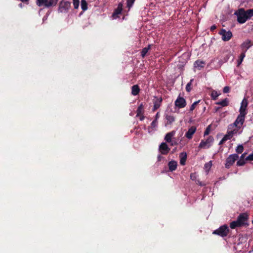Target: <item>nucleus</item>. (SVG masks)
Returning <instances> with one entry per match:
<instances>
[{
  "label": "nucleus",
  "mask_w": 253,
  "mask_h": 253,
  "mask_svg": "<svg viewBox=\"0 0 253 253\" xmlns=\"http://www.w3.org/2000/svg\"><path fill=\"white\" fill-rule=\"evenodd\" d=\"M235 14L237 16V21L240 24H243L253 16V9L245 10L244 8H240Z\"/></svg>",
  "instance_id": "nucleus-1"
},
{
  "label": "nucleus",
  "mask_w": 253,
  "mask_h": 253,
  "mask_svg": "<svg viewBox=\"0 0 253 253\" xmlns=\"http://www.w3.org/2000/svg\"><path fill=\"white\" fill-rule=\"evenodd\" d=\"M230 229L227 225L224 224L214 230L213 234L218 235L222 238L226 237L229 233Z\"/></svg>",
  "instance_id": "nucleus-2"
},
{
  "label": "nucleus",
  "mask_w": 253,
  "mask_h": 253,
  "mask_svg": "<svg viewBox=\"0 0 253 253\" xmlns=\"http://www.w3.org/2000/svg\"><path fill=\"white\" fill-rule=\"evenodd\" d=\"M58 1V0H37L36 3L39 6L49 7L55 6Z\"/></svg>",
  "instance_id": "nucleus-3"
},
{
  "label": "nucleus",
  "mask_w": 253,
  "mask_h": 253,
  "mask_svg": "<svg viewBox=\"0 0 253 253\" xmlns=\"http://www.w3.org/2000/svg\"><path fill=\"white\" fill-rule=\"evenodd\" d=\"M214 138L212 136H209L206 140H202L199 145L200 149H208L212 145Z\"/></svg>",
  "instance_id": "nucleus-4"
},
{
  "label": "nucleus",
  "mask_w": 253,
  "mask_h": 253,
  "mask_svg": "<svg viewBox=\"0 0 253 253\" xmlns=\"http://www.w3.org/2000/svg\"><path fill=\"white\" fill-rule=\"evenodd\" d=\"M246 115L240 113V115L237 117L234 123L229 126L228 129H231V126H236L238 128H240L245 122Z\"/></svg>",
  "instance_id": "nucleus-5"
},
{
  "label": "nucleus",
  "mask_w": 253,
  "mask_h": 253,
  "mask_svg": "<svg viewBox=\"0 0 253 253\" xmlns=\"http://www.w3.org/2000/svg\"><path fill=\"white\" fill-rule=\"evenodd\" d=\"M249 219V215L247 213H242L238 216L237 220L242 227L243 226H248V221Z\"/></svg>",
  "instance_id": "nucleus-6"
},
{
  "label": "nucleus",
  "mask_w": 253,
  "mask_h": 253,
  "mask_svg": "<svg viewBox=\"0 0 253 253\" xmlns=\"http://www.w3.org/2000/svg\"><path fill=\"white\" fill-rule=\"evenodd\" d=\"M238 158V154H234L229 155L226 160L225 168L229 169Z\"/></svg>",
  "instance_id": "nucleus-7"
},
{
  "label": "nucleus",
  "mask_w": 253,
  "mask_h": 253,
  "mask_svg": "<svg viewBox=\"0 0 253 253\" xmlns=\"http://www.w3.org/2000/svg\"><path fill=\"white\" fill-rule=\"evenodd\" d=\"M219 34L222 36V40L224 42L229 41L233 36L230 31H227L224 29H221L219 32Z\"/></svg>",
  "instance_id": "nucleus-8"
},
{
  "label": "nucleus",
  "mask_w": 253,
  "mask_h": 253,
  "mask_svg": "<svg viewBox=\"0 0 253 253\" xmlns=\"http://www.w3.org/2000/svg\"><path fill=\"white\" fill-rule=\"evenodd\" d=\"M71 7V2L68 1H61L59 3V10L61 12H67Z\"/></svg>",
  "instance_id": "nucleus-9"
},
{
  "label": "nucleus",
  "mask_w": 253,
  "mask_h": 253,
  "mask_svg": "<svg viewBox=\"0 0 253 253\" xmlns=\"http://www.w3.org/2000/svg\"><path fill=\"white\" fill-rule=\"evenodd\" d=\"M174 104L175 106L177 107L178 108H182L186 106V102L183 97L178 96L175 101Z\"/></svg>",
  "instance_id": "nucleus-10"
},
{
  "label": "nucleus",
  "mask_w": 253,
  "mask_h": 253,
  "mask_svg": "<svg viewBox=\"0 0 253 253\" xmlns=\"http://www.w3.org/2000/svg\"><path fill=\"white\" fill-rule=\"evenodd\" d=\"M159 150L161 154L167 155L170 151V148L166 142H162L159 146Z\"/></svg>",
  "instance_id": "nucleus-11"
},
{
  "label": "nucleus",
  "mask_w": 253,
  "mask_h": 253,
  "mask_svg": "<svg viewBox=\"0 0 253 253\" xmlns=\"http://www.w3.org/2000/svg\"><path fill=\"white\" fill-rule=\"evenodd\" d=\"M248 100L244 98L242 101L240 108L239 110V112L241 114H247V112L246 111V108L248 106Z\"/></svg>",
  "instance_id": "nucleus-12"
},
{
  "label": "nucleus",
  "mask_w": 253,
  "mask_h": 253,
  "mask_svg": "<svg viewBox=\"0 0 253 253\" xmlns=\"http://www.w3.org/2000/svg\"><path fill=\"white\" fill-rule=\"evenodd\" d=\"M155 100H154L153 103H154V106L153 108V111L154 112L156 111L158 109L160 108V107L161 105L162 102L163 101L162 98L155 96Z\"/></svg>",
  "instance_id": "nucleus-13"
},
{
  "label": "nucleus",
  "mask_w": 253,
  "mask_h": 253,
  "mask_svg": "<svg viewBox=\"0 0 253 253\" xmlns=\"http://www.w3.org/2000/svg\"><path fill=\"white\" fill-rule=\"evenodd\" d=\"M196 131V127L194 126H192L188 129V131L186 132L185 136L187 138L190 139L192 138L193 135L195 133Z\"/></svg>",
  "instance_id": "nucleus-14"
},
{
  "label": "nucleus",
  "mask_w": 253,
  "mask_h": 253,
  "mask_svg": "<svg viewBox=\"0 0 253 253\" xmlns=\"http://www.w3.org/2000/svg\"><path fill=\"white\" fill-rule=\"evenodd\" d=\"M252 45H253V44L252 43L251 41L249 40H247L242 43V44L241 45V47L243 51H245V50H246V51H247Z\"/></svg>",
  "instance_id": "nucleus-15"
},
{
  "label": "nucleus",
  "mask_w": 253,
  "mask_h": 253,
  "mask_svg": "<svg viewBox=\"0 0 253 253\" xmlns=\"http://www.w3.org/2000/svg\"><path fill=\"white\" fill-rule=\"evenodd\" d=\"M166 122L165 126L170 125L175 121V118L172 115H168L167 114L165 116Z\"/></svg>",
  "instance_id": "nucleus-16"
},
{
  "label": "nucleus",
  "mask_w": 253,
  "mask_h": 253,
  "mask_svg": "<svg viewBox=\"0 0 253 253\" xmlns=\"http://www.w3.org/2000/svg\"><path fill=\"white\" fill-rule=\"evenodd\" d=\"M175 134V131L172 130L170 132H169L167 133L165 137V140L168 142L169 143L172 140V137L174 136V135Z\"/></svg>",
  "instance_id": "nucleus-17"
},
{
  "label": "nucleus",
  "mask_w": 253,
  "mask_h": 253,
  "mask_svg": "<svg viewBox=\"0 0 253 253\" xmlns=\"http://www.w3.org/2000/svg\"><path fill=\"white\" fill-rule=\"evenodd\" d=\"M168 166L169 171H173L176 169L177 163L175 161H171L169 163Z\"/></svg>",
  "instance_id": "nucleus-18"
},
{
  "label": "nucleus",
  "mask_w": 253,
  "mask_h": 253,
  "mask_svg": "<svg viewBox=\"0 0 253 253\" xmlns=\"http://www.w3.org/2000/svg\"><path fill=\"white\" fill-rule=\"evenodd\" d=\"M140 92V88L137 84L133 85L131 87V94L134 95H137Z\"/></svg>",
  "instance_id": "nucleus-19"
},
{
  "label": "nucleus",
  "mask_w": 253,
  "mask_h": 253,
  "mask_svg": "<svg viewBox=\"0 0 253 253\" xmlns=\"http://www.w3.org/2000/svg\"><path fill=\"white\" fill-rule=\"evenodd\" d=\"M216 104L220 105L222 107L227 106L229 105V100L227 98H226L221 101L216 102Z\"/></svg>",
  "instance_id": "nucleus-20"
},
{
  "label": "nucleus",
  "mask_w": 253,
  "mask_h": 253,
  "mask_svg": "<svg viewBox=\"0 0 253 253\" xmlns=\"http://www.w3.org/2000/svg\"><path fill=\"white\" fill-rule=\"evenodd\" d=\"M143 112H144V107H143V105L141 104L138 106V107L137 109L136 117H138V116H140L141 115L143 114Z\"/></svg>",
  "instance_id": "nucleus-21"
},
{
  "label": "nucleus",
  "mask_w": 253,
  "mask_h": 253,
  "mask_svg": "<svg viewBox=\"0 0 253 253\" xmlns=\"http://www.w3.org/2000/svg\"><path fill=\"white\" fill-rule=\"evenodd\" d=\"M246 52V50L242 51V52L240 54L239 58L238 60V66H239L242 63V61H243V59L246 56V54H245Z\"/></svg>",
  "instance_id": "nucleus-22"
},
{
  "label": "nucleus",
  "mask_w": 253,
  "mask_h": 253,
  "mask_svg": "<svg viewBox=\"0 0 253 253\" xmlns=\"http://www.w3.org/2000/svg\"><path fill=\"white\" fill-rule=\"evenodd\" d=\"M183 155V153H181L180 154V164L181 165H185V162H186V159H187V155H186V154L185 153L184 155L182 156V155Z\"/></svg>",
  "instance_id": "nucleus-23"
},
{
  "label": "nucleus",
  "mask_w": 253,
  "mask_h": 253,
  "mask_svg": "<svg viewBox=\"0 0 253 253\" xmlns=\"http://www.w3.org/2000/svg\"><path fill=\"white\" fill-rule=\"evenodd\" d=\"M230 227L231 229H235L236 227H241L239 223L238 222L237 220L233 221L231 222L230 224Z\"/></svg>",
  "instance_id": "nucleus-24"
},
{
  "label": "nucleus",
  "mask_w": 253,
  "mask_h": 253,
  "mask_svg": "<svg viewBox=\"0 0 253 253\" xmlns=\"http://www.w3.org/2000/svg\"><path fill=\"white\" fill-rule=\"evenodd\" d=\"M219 95V93H218L216 91L213 90L211 91V96L213 100H215L217 99Z\"/></svg>",
  "instance_id": "nucleus-25"
},
{
  "label": "nucleus",
  "mask_w": 253,
  "mask_h": 253,
  "mask_svg": "<svg viewBox=\"0 0 253 253\" xmlns=\"http://www.w3.org/2000/svg\"><path fill=\"white\" fill-rule=\"evenodd\" d=\"M81 8L83 11L87 9V3L85 0H81Z\"/></svg>",
  "instance_id": "nucleus-26"
},
{
  "label": "nucleus",
  "mask_w": 253,
  "mask_h": 253,
  "mask_svg": "<svg viewBox=\"0 0 253 253\" xmlns=\"http://www.w3.org/2000/svg\"><path fill=\"white\" fill-rule=\"evenodd\" d=\"M193 81H194L193 79H191L190 82L186 84V87H185L186 91L190 92L191 91V85L192 84V82Z\"/></svg>",
  "instance_id": "nucleus-27"
},
{
  "label": "nucleus",
  "mask_w": 253,
  "mask_h": 253,
  "mask_svg": "<svg viewBox=\"0 0 253 253\" xmlns=\"http://www.w3.org/2000/svg\"><path fill=\"white\" fill-rule=\"evenodd\" d=\"M122 11V5H119L117 8L116 9H115V11L114 12L113 15L119 14L121 13Z\"/></svg>",
  "instance_id": "nucleus-28"
},
{
  "label": "nucleus",
  "mask_w": 253,
  "mask_h": 253,
  "mask_svg": "<svg viewBox=\"0 0 253 253\" xmlns=\"http://www.w3.org/2000/svg\"><path fill=\"white\" fill-rule=\"evenodd\" d=\"M205 64V62L201 61V60H197L195 63V66L196 67H203L204 66V65Z\"/></svg>",
  "instance_id": "nucleus-29"
},
{
  "label": "nucleus",
  "mask_w": 253,
  "mask_h": 253,
  "mask_svg": "<svg viewBox=\"0 0 253 253\" xmlns=\"http://www.w3.org/2000/svg\"><path fill=\"white\" fill-rule=\"evenodd\" d=\"M244 151V147L242 145H239L237 146L236 151L238 154H241Z\"/></svg>",
  "instance_id": "nucleus-30"
},
{
  "label": "nucleus",
  "mask_w": 253,
  "mask_h": 253,
  "mask_svg": "<svg viewBox=\"0 0 253 253\" xmlns=\"http://www.w3.org/2000/svg\"><path fill=\"white\" fill-rule=\"evenodd\" d=\"M200 100H199L198 101L194 102L191 106L189 111L190 112L193 111L194 109L196 108V106L197 105V104L200 102Z\"/></svg>",
  "instance_id": "nucleus-31"
},
{
  "label": "nucleus",
  "mask_w": 253,
  "mask_h": 253,
  "mask_svg": "<svg viewBox=\"0 0 253 253\" xmlns=\"http://www.w3.org/2000/svg\"><path fill=\"white\" fill-rule=\"evenodd\" d=\"M232 137V135L231 134V133L228 130L227 134L224 136L223 138H224L225 140L226 141L227 140L230 139Z\"/></svg>",
  "instance_id": "nucleus-32"
},
{
  "label": "nucleus",
  "mask_w": 253,
  "mask_h": 253,
  "mask_svg": "<svg viewBox=\"0 0 253 253\" xmlns=\"http://www.w3.org/2000/svg\"><path fill=\"white\" fill-rule=\"evenodd\" d=\"M148 52V49H146L145 47L143 48L142 49L141 52V56L142 58H144L146 56V54Z\"/></svg>",
  "instance_id": "nucleus-33"
},
{
  "label": "nucleus",
  "mask_w": 253,
  "mask_h": 253,
  "mask_svg": "<svg viewBox=\"0 0 253 253\" xmlns=\"http://www.w3.org/2000/svg\"><path fill=\"white\" fill-rule=\"evenodd\" d=\"M245 160L243 159H240L239 161L237 162V165L238 166H242L245 164Z\"/></svg>",
  "instance_id": "nucleus-34"
},
{
  "label": "nucleus",
  "mask_w": 253,
  "mask_h": 253,
  "mask_svg": "<svg viewBox=\"0 0 253 253\" xmlns=\"http://www.w3.org/2000/svg\"><path fill=\"white\" fill-rule=\"evenodd\" d=\"M135 0H127V7H128V8H130L131 7L134 2Z\"/></svg>",
  "instance_id": "nucleus-35"
},
{
  "label": "nucleus",
  "mask_w": 253,
  "mask_h": 253,
  "mask_svg": "<svg viewBox=\"0 0 253 253\" xmlns=\"http://www.w3.org/2000/svg\"><path fill=\"white\" fill-rule=\"evenodd\" d=\"M80 0H73V5L75 9H78L79 7Z\"/></svg>",
  "instance_id": "nucleus-36"
},
{
  "label": "nucleus",
  "mask_w": 253,
  "mask_h": 253,
  "mask_svg": "<svg viewBox=\"0 0 253 253\" xmlns=\"http://www.w3.org/2000/svg\"><path fill=\"white\" fill-rule=\"evenodd\" d=\"M211 125L208 126L204 131V136L208 135L210 133L211 131Z\"/></svg>",
  "instance_id": "nucleus-37"
},
{
  "label": "nucleus",
  "mask_w": 253,
  "mask_h": 253,
  "mask_svg": "<svg viewBox=\"0 0 253 253\" xmlns=\"http://www.w3.org/2000/svg\"><path fill=\"white\" fill-rule=\"evenodd\" d=\"M246 160L253 161V152L246 158Z\"/></svg>",
  "instance_id": "nucleus-38"
},
{
  "label": "nucleus",
  "mask_w": 253,
  "mask_h": 253,
  "mask_svg": "<svg viewBox=\"0 0 253 253\" xmlns=\"http://www.w3.org/2000/svg\"><path fill=\"white\" fill-rule=\"evenodd\" d=\"M238 128H235V129H233V130H230V131H229L230 132V133H231V134L232 135V136H233L234 134H236L238 131Z\"/></svg>",
  "instance_id": "nucleus-39"
},
{
  "label": "nucleus",
  "mask_w": 253,
  "mask_h": 253,
  "mask_svg": "<svg viewBox=\"0 0 253 253\" xmlns=\"http://www.w3.org/2000/svg\"><path fill=\"white\" fill-rule=\"evenodd\" d=\"M230 91V87L228 86H226L223 88V92L224 93L229 92Z\"/></svg>",
  "instance_id": "nucleus-40"
},
{
  "label": "nucleus",
  "mask_w": 253,
  "mask_h": 253,
  "mask_svg": "<svg viewBox=\"0 0 253 253\" xmlns=\"http://www.w3.org/2000/svg\"><path fill=\"white\" fill-rule=\"evenodd\" d=\"M191 179L195 180L196 179V174L195 173H191L190 175Z\"/></svg>",
  "instance_id": "nucleus-41"
},
{
  "label": "nucleus",
  "mask_w": 253,
  "mask_h": 253,
  "mask_svg": "<svg viewBox=\"0 0 253 253\" xmlns=\"http://www.w3.org/2000/svg\"><path fill=\"white\" fill-rule=\"evenodd\" d=\"M211 167V161H210V162L208 163H206L205 165V168L206 169H210Z\"/></svg>",
  "instance_id": "nucleus-42"
},
{
  "label": "nucleus",
  "mask_w": 253,
  "mask_h": 253,
  "mask_svg": "<svg viewBox=\"0 0 253 253\" xmlns=\"http://www.w3.org/2000/svg\"><path fill=\"white\" fill-rule=\"evenodd\" d=\"M169 143H170V146H176L178 145L177 142L176 140L173 139Z\"/></svg>",
  "instance_id": "nucleus-43"
},
{
  "label": "nucleus",
  "mask_w": 253,
  "mask_h": 253,
  "mask_svg": "<svg viewBox=\"0 0 253 253\" xmlns=\"http://www.w3.org/2000/svg\"><path fill=\"white\" fill-rule=\"evenodd\" d=\"M157 125V121L156 120H154L151 124V126L152 127H155Z\"/></svg>",
  "instance_id": "nucleus-44"
},
{
  "label": "nucleus",
  "mask_w": 253,
  "mask_h": 253,
  "mask_svg": "<svg viewBox=\"0 0 253 253\" xmlns=\"http://www.w3.org/2000/svg\"><path fill=\"white\" fill-rule=\"evenodd\" d=\"M217 27L216 25H213L211 27L210 30L211 31H213L216 29Z\"/></svg>",
  "instance_id": "nucleus-45"
},
{
  "label": "nucleus",
  "mask_w": 253,
  "mask_h": 253,
  "mask_svg": "<svg viewBox=\"0 0 253 253\" xmlns=\"http://www.w3.org/2000/svg\"><path fill=\"white\" fill-rule=\"evenodd\" d=\"M226 142V141L225 140V139L224 138H222V139L220 141L219 143V145H222L224 143H225Z\"/></svg>",
  "instance_id": "nucleus-46"
},
{
  "label": "nucleus",
  "mask_w": 253,
  "mask_h": 253,
  "mask_svg": "<svg viewBox=\"0 0 253 253\" xmlns=\"http://www.w3.org/2000/svg\"><path fill=\"white\" fill-rule=\"evenodd\" d=\"M160 117V114H159V112H157V113L156 114V116H155V120H156L157 121V120Z\"/></svg>",
  "instance_id": "nucleus-47"
},
{
  "label": "nucleus",
  "mask_w": 253,
  "mask_h": 253,
  "mask_svg": "<svg viewBox=\"0 0 253 253\" xmlns=\"http://www.w3.org/2000/svg\"><path fill=\"white\" fill-rule=\"evenodd\" d=\"M152 46V44H149V45H148V46H147V47H145V48H146V49H148V50L149 51V50H150V49H151V46Z\"/></svg>",
  "instance_id": "nucleus-48"
},
{
  "label": "nucleus",
  "mask_w": 253,
  "mask_h": 253,
  "mask_svg": "<svg viewBox=\"0 0 253 253\" xmlns=\"http://www.w3.org/2000/svg\"><path fill=\"white\" fill-rule=\"evenodd\" d=\"M139 117H140V121H143L144 119V116L143 115V114L141 115Z\"/></svg>",
  "instance_id": "nucleus-49"
},
{
  "label": "nucleus",
  "mask_w": 253,
  "mask_h": 253,
  "mask_svg": "<svg viewBox=\"0 0 253 253\" xmlns=\"http://www.w3.org/2000/svg\"><path fill=\"white\" fill-rule=\"evenodd\" d=\"M246 155V153H245L243 154L242 155V156H241V158H240V159H244V157H245V155Z\"/></svg>",
  "instance_id": "nucleus-50"
},
{
  "label": "nucleus",
  "mask_w": 253,
  "mask_h": 253,
  "mask_svg": "<svg viewBox=\"0 0 253 253\" xmlns=\"http://www.w3.org/2000/svg\"><path fill=\"white\" fill-rule=\"evenodd\" d=\"M158 158V160L159 161H161V155H159V156H158V158Z\"/></svg>",
  "instance_id": "nucleus-51"
},
{
  "label": "nucleus",
  "mask_w": 253,
  "mask_h": 253,
  "mask_svg": "<svg viewBox=\"0 0 253 253\" xmlns=\"http://www.w3.org/2000/svg\"><path fill=\"white\" fill-rule=\"evenodd\" d=\"M23 2H27L29 1V0H20Z\"/></svg>",
  "instance_id": "nucleus-52"
},
{
  "label": "nucleus",
  "mask_w": 253,
  "mask_h": 253,
  "mask_svg": "<svg viewBox=\"0 0 253 253\" xmlns=\"http://www.w3.org/2000/svg\"><path fill=\"white\" fill-rule=\"evenodd\" d=\"M252 251H253V249H252Z\"/></svg>",
  "instance_id": "nucleus-53"
},
{
  "label": "nucleus",
  "mask_w": 253,
  "mask_h": 253,
  "mask_svg": "<svg viewBox=\"0 0 253 253\" xmlns=\"http://www.w3.org/2000/svg\"><path fill=\"white\" fill-rule=\"evenodd\" d=\"M252 223H253V220L252 221Z\"/></svg>",
  "instance_id": "nucleus-54"
}]
</instances>
